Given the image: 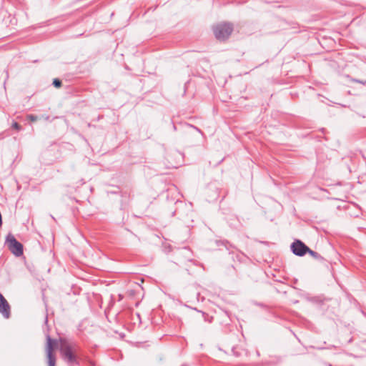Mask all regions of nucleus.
Here are the masks:
<instances>
[{
    "mask_svg": "<svg viewBox=\"0 0 366 366\" xmlns=\"http://www.w3.org/2000/svg\"><path fill=\"white\" fill-rule=\"evenodd\" d=\"M60 352L63 358L69 364L76 362L75 345L66 340H61Z\"/></svg>",
    "mask_w": 366,
    "mask_h": 366,
    "instance_id": "nucleus-1",
    "label": "nucleus"
},
{
    "mask_svg": "<svg viewBox=\"0 0 366 366\" xmlns=\"http://www.w3.org/2000/svg\"><path fill=\"white\" fill-rule=\"evenodd\" d=\"M215 37L219 40L227 39L233 31L232 24L229 23H220L213 28Z\"/></svg>",
    "mask_w": 366,
    "mask_h": 366,
    "instance_id": "nucleus-2",
    "label": "nucleus"
},
{
    "mask_svg": "<svg viewBox=\"0 0 366 366\" xmlns=\"http://www.w3.org/2000/svg\"><path fill=\"white\" fill-rule=\"evenodd\" d=\"M6 243L9 249L14 255L19 257L23 254L22 244L13 235L9 234L7 236Z\"/></svg>",
    "mask_w": 366,
    "mask_h": 366,
    "instance_id": "nucleus-3",
    "label": "nucleus"
},
{
    "mask_svg": "<svg viewBox=\"0 0 366 366\" xmlns=\"http://www.w3.org/2000/svg\"><path fill=\"white\" fill-rule=\"evenodd\" d=\"M46 340V352L48 359V365L49 366H55L56 358L53 354L54 349L53 346V340L49 336L47 337Z\"/></svg>",
    "mask_w": 366,
    "mask_h": 366,
    "instance_id": "nucleus-4",
    "label": "nucleus"
},
{
    "mask_svg": "<svg viewBox=\"0 0 366 366\" xmlns=\"http://www.w3.org/2000/svg\"><path fill=\"white\" fill-rule=\"evenodd\" d=\"M293 253L298 256H303L306 252L308 247L300 240H297L291 245Z\"/></svg>",
    "mask_w": 366,
    "mask_h": 366,
    "instance_id": "nucleus-5",
    "label": "nucleus"
},
{
    "mask_svg": "<svg viewBox=\"0 0 366 366\" xmlns=\"http://www.w3.org/2000/svg\"><path fill=\"white\" fill-rule=\"evenodd\" d=\"M0 313L6 319L10 317V305L1 294H0Z\"/></svg>",
    "mask_w": 366,
    "mask_h": 366,
    "instance_id": "nucleus-6",
    "label": "nucleus"
},
{
    "mask_svg": "<svg viewBox=\"0 0 366 366\" xmlns=\"http://www.w3.org/2000/svg\"><path fill=\"white\" fill-rule=\"evenodd\" d=\"M307 252H308L312 257H313L316 259H318L320 257V255L318 253L311 250L309 247H308V249H307Z\"/></svg>",
    "mask_w": 366,
    "mask_h": 366,
    "instance_id": "nucleus-7",
    "label": "nucleus"
},
{
    "mask_svg": "<svg viewBox=\"0 0 366 366\" xmlns=\"http://www.w3.org/2000/svg\"><path fill=\"white\" fill-rule=\"evenodd\" d=\"M27 119H29L31 122H35L38 119V117L36 116H34L33 114H29L27 116Z\"/></svg>",
    "mask_w": 366,
    "mask_h": 366,
    "instance_id": "nucleus-8",
    "label": "nucleus"
},
{
    "mask_svg": "<svg viewBox=\"0 0 366 366\" xmlns=\"http://www.w3.org/2000/svg\"><path fill=\"white\" fill-rule=\"evenodd\" d=\"M53 84L54 85V86L56 87H59L61 84V82L60 80L57 79H55L53 81Z\"/></svg>",
    "mask_w": 366,
    "mask_h": 366,
    "instance_id": "nucleus-9",
    "label": "nucleus"
},
{
    "mask_svg": "<svg viewBox=\"0 0 366 366\" xmlns=\"http://www.w3.org/2000/svg\"><path fill=\"white\" fill-rule=\"evenodd\" d=\"M12 127L16 130H20L21 129V127L17 122H14Z\"/></svg>",
    "mask_w": 366,
    "mask_h": 366,
    "instance_id": "nucleus-10",
    "label": "nucleus"
},
{
    "mask_svg": "<svg viewBox=\"0 0 366 366\" xmlns=\"http://www.w3.org/2000/svg\"><path fill=\"white\" fill-rule=\"evenodd\" d=\"M354 81H356V82H359V83H361V84H366V81H359V80H357V79H355L353 80Z\"/></svg>",
    "mask_w": 366,
    "mask_h": 366,
    "instance_id": "nucleus-11",
    "label": "nucleus"
}]
</instances>
